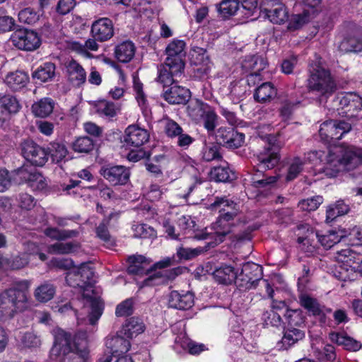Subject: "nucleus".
<instances>
[{"mask_svg":"<svg viewBox=\"0 0 362 362\" xmlns=\"http://www.w3.org/2000/svg\"><path fill=\"white\" fill-rule=\"evenodd\" d=\"M52 333L54 343L50 351L52 356H56L59 362H90L86 330H79L73 339L61 328L54 329Z\"/></svg>","mask_w":362,"mask_h":362,"instance_id":"nucleus-1","label":"nucleus"},{"mask_svg":"<svg viewBox=\"0 0 362 362\" xmlns=\"http://www.w3.org/2000/svg\"><path fill=\"white\" fill-rule=\"evenodd\" d=\"M362 163V148L354 146H339L330 149L326 156L323 172L329 177H335L342 167L354 169Z\"/></svg>","mask_w":362,"mask_h":362,"instance_id":"nucleus-2","label":"nucleus"},{"mask_svg":"<svg viewBox=\"0 0 362 362\" xmlns=\"http://www.w3.org/2000/svg\"><path fill=\"white\" fill-rule=\"evenodd\" d=\"M31 285V280H16L8 288L1 293L0 316L7 310L22 311L26 308Z\"/></svg>","mask_w":362,"mask_h":362,"instance_id":"nucleus-3","label":"nucleus"},{"mask_svg":"<svg viewBox=\"0 0 362 362\" xmlns=\"http://www.w3.org/2000/svg\"><path fill=\"white\" fill-rule=\"evenodd\" d=\"M307 88L321 98H328L336 91L337 84L329 70L315 62L308 67Z\"/></svg>","mask_w":362,"mask_h":362,"instance_id":"nucleus-4","label":"nucleus"},{"mask_svg":"<svg viewBox=\"0 0 362 362\" xmlns=\"http://www.w3.org/2000/svg\"><path fill=\"white\" fill-rule=\"evenodd\" d=\"M257 158L258 160L257 170V173L252 177V185L256 188H264L276 182L277 178L274 176L266 177L262 175L263 177L260 179L259 173L274 168L279 163L280 156L274 145L269 143L268 146L259 152Z\"/></svg>","mask_w":362,"mask_h":362,"instance_id":"nucleus-5","label":"nucleus"},{"mask_svg":"<svg viewBox=\"0 0 362 362\" xmlns=\"http://www.w3.org/2000/svg\"><path fill=\"white\" fill-rule=\"evenodd\" d=\"M233 223H227L217 218V220L211 224L212 232H201L194 235L197 240H209L206 243L208 247H214L223 243L229 235L233 227Z\"/></svg>","mask_w":362,"mask_h":362,"instance_id":"nucleus-6","label":"nucleus"},{"mask_svg":"<svg viewBox=\"0 0 362 362\" xmlns=\"http://www.w3.org/2000/svg\"><path fill=\"white\" fill-rule=\"evenodd\" d=\"M351 130L350 123L342 120H327L320 125L319 134L322 141L334 144Z\"/></svg>","mask_w":362,"mask_h":362,"instance_id":"nucleus-7","label":"nucleus"},{"mask_svg":"<svg viewBox=\"0 0 362 362\" xmlns=\"http://www.w3.org/2000/svg\"><path fill=\"white\" fill-rule=\"evenodd\" d=\"M262 267L257 264L247 262L243 264L241 272L236 273L235 285L240 291L256 288L262 279Z\"/></svg>","mask_w":362,"mask_h":362,"instance_id":"nucleus-8","label":"nucleus"},{"mask_svg":"<svg viewBox=\"0 0 362 362\" xmlns=\"http://www.w3.org/2000/svg\"><path fill=\"white\" fill-rule=\"evenodd\" d=\"M298 235H305L298 238L299 243H309L311 237L315 236L320 244L326 249L331 248L336 243L341 240V235L334 231H329L325 234H320L315 232L308 224H301L298 226Z\"/></svg>","mask_w":362,"mask_h":362,"instance_id":"nucleus-9","label":"nucleus"},{"mask_svg":"<svg viewBox=\"0 0 362 362\" xmlns=\"http://www.w3.org/2000/svg\"><path fill=\"white\" fill-rule=\"evenodd\" d=\"M12 45L18 49L33 51L40 45V39L37 33L28 29H18L10 37Z\"/></svg>","mask_w":362,"mask_h":362,"instance_id":"nucleus-10","label":"nucleus"},{"mask_svg":"<svg viewBox=\"0 0 362 362\" xmlns=\"http://www.w3.org/2000/svg\"><path fill=\"white\" fill-rule=\"evenodd\" d=\"M21 151L23 157L36 166H43L49 158L47 150L32 140L22 143Z\"/></svg>","mask_w":362,"mask_h":362,"instance_id":"nucleus-11","label":"nucleus"},{"mask_svg":"<svg viewBox=\"0 0 362 362\" xmlns=\"http://www.w3.org/2000/svg\"><path fill=\"white\" fill-rule=\"evenodd\" d=\"M215 139L216 144L235 149L243 146L245 142V134L231 127H221L215 132Z\"/></svg>","mask_w":362,"mask_h":362,"instance_id":"nucleus-12","label":"nucleus"},{"mask_svg":"<svg viewBox=\"0 0 362 362\" xmlns=\"http://www.w3.org/2000/svg\"><path fill=\"white\" fill-rule=\"evenodd\" d=\"M209 209L218 210L220 215L218 218L227 223H233L240 213L238 204L226 197H216Z\"/></svg>","mask_w":362,"mask_h":362,"instance_id":"nucleus-13","label":"nucleus"},{"mask_svg":"<svg viewBox=\"0 0 362 362\" xmlns=\"http://www.w3.org/2000/svg\"><path fill=\"white\" fill-rule=\"evenodd\" d=\"M14 173L21 182L27 183L33 190L41 191L47 186L43 175L32 167L23 165L16 170Z\"/></svg>","mask_w":362,"mask_h":362,"instance_id":"nucleus-14","label":"nucleus"},{"mask_svg":"<svg viewBox=\"0 0 362 362\" xmlns=\"http://www.w3.org/2000/svg\"><path fill=\"white\" fill-rule=\"evenodd\" d=\"M100 174L113 186L127 184L130 176L129 170L123 165H104Z\"/></svg>","mask_w":362,"mask_h":362,"instance_id":"nucleus-15","label":"nucleus"},{"mask_svg":"<svg viewBox=\"0 0 362 362\" xmlns=\"http://www.w3.org/2000/svg\"><path fill=\"white\" fill-rule=\"evenodd\" d=\"M185 42L183 40H174L166 47L167 57L165 62L173 65V68L180 70L185 69Z\"/></svg>","mask_w":362,"mask_h":362,"instance_id":"nucleus-16","label":"nucleus"},{"mask_svg":"<svg viewBox=\"0 0 362 362\" xmlns=\"http://www.w3.org/2000/svg\"><path fill=\"white\" fill-rule=\"evenodd\" d=\"M148 140V132L137 125H129L124 131L123 144L127 148H140Z\"/></svg>","mask_w":362,"mask_h":362,"instance_id":"nucleus-17","label":"nucleus"},{"mask_svg":"<svg viewBox=\"0 0 362 362\" xmlns=\"http://www.w3.org/2000/svg\"><path fill=\"white\" fill-rule=\"evenodd\" d=\"M189 60L191 64L197 66L195 72L199 77L209 74L212 63L205 49L199 47L192 48L189 52Z\"/></svg>","mask_w":362,"mask_h":362,"instance_id":"nucleus-18","label":"nucleus"},{"mask_svg":"<svg viewBox=\"0 0 362 362\" xmlns=\"http://www.w3.org/2000/svg\"><path fill=\"white\" fill-rule=\"evenodd\" d=\"M90 35L100 42L110 40L114 35V25L112 20L108 18H100L93 21Z\"/></svg>","mask_w":362,"mask_h":362,"instance_id":"nucleus-19","label":"nucleus"},{"mask_svg":"<svg viewBox=\"0 0 362 362\" xmlns=\"http://www.w3.org/2000/svg\"><path fill=\"white\" fill-rule=\"evenodd\" d=\"M93 272L86 263L81 264L76 271L69 272L66 276V283L72 287L84 289L92 277Z\"/></svg>","mask_w":362,"mask_h":362,"instance_id":"nucleus-20","label":"nucleus"},{"mask_svg":"<svg viewBox=\"0 0 362 362\" xmlns=\"http://www.w3.org/2000/svg\"><path fill=\"white\" fill-rule=\"evenodd\" d=\"M182 268L177 267L168 270L157 271L142 281L141 287L154 286L166 284L181 274Z\"/></svg>","mask_w":362,"mask_h":362,"instance_id":"nucleus-21","label":"nucleus"},{"mask_svg":"<svg viewBox=\"0 0 362 362\" xmlns=\"http://www.w3.org/2000/svg\"><path fill=\"white\" fill-rule=\"evenodd\" d=\"M65 72L68 81L73 86L79 88L86 81V70L74 59L66 62Z\"/></svg>","mask_w":362,"mask_h":362,"instance_id":"nucleus-22","label":"nucleus"},{"mask_svg":"<svg viewBox=\"0 0 362 362\" xmlns=\"http://www.w3.org/2000/svg\"><path fill=\"white\" fill-rule=\"evenodd\" d=\"M173 66L165 61V63L158 67L157 81L163 84V86H171L176 83L177 78H180L184 73L185 69L177 70Z\"/></svg>","mask_w":362,"mask_h":362,"instance_id":"nucleus-23","label":"nucleus"},{"mask_svg":"<svg viewBox=\"0 0 362 362\" xmlns=\"http://www.w3.org/2000/svg\"><path fill=\"white\" fill-rule=\"evenodd\" d=\"M337 100L341 109H344L345 112H349L351 116L362 107V98L355 93L342 94L339 95Z\"/></svg>","mask_w":362,"mask_h":362,"instance_id":"nucleus-24","label":"nucleus"},{"mask_svg":"<svg viewBox=\"0 0 362 362\" xmlns=\"http://www.w3.org/2000/svg\"><path fill=\"white\" fill-rule=\"evenodd\" d=\"M163 98L170 104H185L190 98V91L183 86L174 85L164 92Z\"/></svg>","mask_w":362,"mask_h":362,"instance_id":"nucleus-25","label":"nucleus"},{"mask_svg":"<svg viewBox=\"0 0 362 362\" xmlns=\"http://www.w3.org/2000/svg\"><path fill=\"white\" fill-rule=\"evenodd\" d=\"M169 306L179 310H187L194 304V296L190 292L180 293L173 291L169 297Z\"/></svg>","mask_w":362,"mask_h":362,"instance_id":"nucleus-26","label":"nucleus"},{"mask_svg":"<svg viewBox=\"0 0 362 362\" xmlns=\"http://www.w3.org/2000/svg\"><path fill=\"white\" fill-rule=\"evenodd\" d=\"M146 325L143 320L138 317L127 319L123 325L120 333L128 339H132L144 332Z\"/></svg>","mask_w":362,"mask_h":362,"instance_id":"nucleus-27","label":"nucleus"},{"mask_svg":"<svg viewBox=\"0 0 362 362\" xmlns=\"http://www.w3.org/2000/svg\"><path fill=\"white\" fill-rule=\"evenodd\" d=\"M105 346L110 349L112 355H120L128 352L131 347L130 341L120 335L108 336L105 340Z\"/></svg>","mask_w":362,"mask_h":362,"instance_id":"nucleus-28","label":"nucleus"},{"mask_svg":"<svg viewBox=\"0 0 362 362\" xmlns=\"http://www.w3.org/2000/svg\"><path fill=\"white\" fill-rule=\"evenodd\" d=\"M351 252V249L350 248L343 249L337 251L334 257L335 259L338 262L343 264V265L340 266L334 273L335 276L342 281H346L351 279L350 275L349 274V269L347 268Z\"/></svg>","mask_w":362,"mask_h":362,"instance_id":"nucleus-29","label":"nucleus"},{"mask_svg":"<svg viewBox=\"0 0 362 362\" xmlns=\"http://www.w3.org/2000/svg\"><path fill=\"white\" fill-rule=\"evenodd\" d=\"M329 338L332 342L342 346L345 349L351 351H358L362 346L359 341L344 333L333 332L329 333Z\"/></svg>","mask_w":362,"mask_h":362,"instance_id":"nucleus-30","label":"nucleus"},{"mask_svg":"<svg viewBox=\"0 0 362 362\" xmlns=\"http://www.w3.org/2000/svg\"><path fill=\"white\" fill-rule=\"evenodd\" d=\"M304 337L305 333L303 330L295 327L288 328L284 331V336L277 346L279 349H288Z\"/></svg>","mask_w":362,"mask_h":362,"instance_id":"nucleus-31","label":"nucleus"},{"mask_svg":"<svg viewBox=\"0 0 362 362\" xmlns=\"http://www.w3.org/2000/svg\"><path fill=\"white\" fill-rule=\"evenodd\" d=\"M56 75V65L52 62H45L39 66L32 74L34 80L41 83L52 81Z\"/></svg>","mask_w":362,"mask_h":362,"instance_id":"nucleus-32","label":"nucleus"},{"mask_svg":"<svg viewBox=\"0 0 362 362\" xmlns=\"http://www.w3.org/2000/svg\"><path fill=\"white\" fill-rule=\"evenodd\" d=\"M136 47L131 41H124L115 48V57L120 62H129L134 57Z\"/></svg>","mask_w":362,"mask_h":362,"instance_id":"nucleus-33","label":"nucleus"},{"mask_svg":"<svg viewBox=\"0 0 362 362\" xmlns=\"http://www.w3.org/2000/svg\"><path fill=\"white\" fill-rule=\"evenodd\" d=\"M127 272L131 274H141L146 269V267L149 265L151 261L141 255H133L128 257Z\"/></svg>","mask_w":362,"mask_h":362,"instance_id":"nucleus-34","label":"nucleus"},{"mask_svg":"<svg viewBox=\"0 0 362 362\" xmlns=\"http://www.w3.org/2000/svg\"><path fill=\"white\" fill-rule=\"evenodd\" d=\"M277 90L271 82H264L258 86L254 93V98L259 103L269 102L274 98Z\"/></svg>","mask_w":362,"mask_h":362,"instance_id":"nucleus-35","label":"nucleus"},{"mask_svg":"<svg viewBox=\"0 0 362 362\" xmlns=\"http://www.w3.org/2000/svg\"><path fill=\"white\" fill-rule=\"evenodd\" d=\"M210 106L199 100H192L187 107V115L195 123L202 122V119Z\"/></svg>","mask_w":362,"mask_h":362,"instance_id":"nucleus-36","label":"nucleus"},{"mask_svg":"<svg viewBox=\"0 0 362 362\" xmlns=\"http://www.w3.org/2000/svg\"><path fill=\"white\" fill-rule=\"evenodd\" d=\"M29 81V77L24 71H17L8 74L6 78L5 83L13 90H20L25 86Z\"/></svg>","mask_w":362,"mask_h":362,"instance_id":"nucleus-37","label":"nucleus"},{"mask_svg":"<svg viewBox=\"0 0 362 362\" xmlns=\"http://www.w3.org/2000/svg\"><path fill=\"white\" fill-rule=\"evenodd\" d=\"M95 112L100 117L112 118L117 115L119 108L114 103L106 100H100L94 103Z\"/></svg>","mask_w":362,"mask_h":362,"instance_id":"nucleus-38","label":"nucleus"},{"mask_svg":"<svg viewBox=\"0 0 362 362\" xmlns=\"http://www.w3.org/2000/svg\"><path fill=\"white\" fill-rule=\"evenodd\" d=\"M214 279L222 284H230L236 280V272L234 267L229 265H222L213 273Z\"/></svg>","mask_w":362,"mask_h":362,"instance_id":"nucleus-39","label":"nucleus"},{"mask_svg":"<svg viewBox=\"0 0 362 362\" xmlns=\"http://www.w3.org/2000/svg\"><path fill=\"white\" fill-rule=\"evenodd\" d=\"M267 16L273 23L281 24L288 20V15L285 5L282 3H275L267 11Z\"/></svg>","mask_w":362,"mask_h":362,"instance_id":"nucleus-40","label":"nucleus"},{"mask_svg":"<svg viewBox=\"0 0 362 362\" xmlns=\"http://www.w3.org/2000/svg\"><path fill=\"white\" fill-rule=\"evenodd\" d=\"M54 107V100L49 98H44L32 105V112L36 117H46L52 112Z\"/></svg>","mask_w":362,"mask_h":362,"instance_id":"nucleus-41","label":"nucleus"},{"mask_svg":"<svg viewBox=\"0 0 362 362\" xmlns=\"http://www.w3.org/2000/svg\"><path fill=\"white\" fill-rule=\"evenodd\" d=\"M267 64L263 57L252 55L245 57L242 63L243 69L250 73H258L264 69Z\"/></svg>","mask_w":362,"mask_h":362,"instance_id":"nucleus-42","label":"nucleus"},{"mask_svg":"<svg viewBox=\"0 0 362 362\" xmlns=\"http://www.w3.org/2000/svg\"><path fill=\"white\" fill-rule=\"evenodd\" d=\"M56 292V287L49 281H45L38 286L35 291V299L42 303H45L53 298Z\"/></svg>","mask_w":362,"mask_h":362,"instance_id":"nucleus-43","label":"nucleus"},{"mask_svg":"<svg viewBox=\"0 0 362 362\" xmlns=\"http://www.w3.org/2000/svg\"><path fill=\"white\" fill-rule=\"evenodd\" d=\"M338 50L341 54L362 51V40L355 36H346L339 43Z\"/></svg>","mask_w":362,"mask_h":362,"instance_id":"nucleus-44","label":"nucleus"},{"mask_svg":"<svg viewBox=\"0 0 362 362\" xmlns=\"http://www.w3.org/2000/svg\"><path fill=\"white\" fill-rule=\"evenodd\" d=\"M211 178L217 182H229L235 179V173L228 166H217L211 169Z\"/></svg>","mask_w":362,"mask_h":362,"instance_id":"nucleus-45","label":"nucleus"},{"mask_svg":"<svg viewBox=\"0 0 362 362\" xmlns=\"http://www.w3.org/2000/svg\"><path fill=\"white\" fill-rule=\"evenodd\" d=\"M216 9L223 18L234 16L238 11L242 10L238 0H223L216 5Z\"/></svg>","mask_w":362,"mask_h":362,"instance_id":"nucleus-46","label":"nucleus"},{"mask_svg":"<svg viewBox=\"0 0 362 362\" xmlns=\"http://www.w3.org/2000/svg\"><path fill=\"white\" fill-rule=\"evenodd\" d=\"M300 305L309 313L315 316H320L321 320L325 322V313L317 300L307 295L300 297Z\"/></svg>","mask_w":362,"mask_h":362,"instance_id":"nucleus-47","label":"nucleus"},{"mask_svg":"<svg viewBox=\"0 0 362 362\" xmlns=\"http://www.w3.org/2000/svg\"><path fill=\"white\" fill-rule=\"evenodd\" d=\"M87 302L90 307L88 320L90 325H95L103 314V304L99 299L93 298H87Z\"/></svg>","mask_w":362,"mask_h":362,"instance_id":"nucleus-48","label":"nucleus"},{"mask_svg":"<svg viewBox=\"0 0 362 362\" xmlns=\"http://www.w3.org/2000/svg\"><path fill=\"white\" fill-rule=\"evenodd\" d=\"M165 134L170 139L176 138L182 133L183 129L175 121L168 117H165L161 119Z\"/></svg>","mask_w":362,"mask_h":362,"instance_id":"nucleus-49","label":"nucleus"},{"mask_svg":"<svg viewBox=\"0 0 362 362\" xmlns=\"http://www.w3.org/2000/svg\"><path fill=\"white\" fill-rule=\"evenodd\" d=\"M209 248L210 247H208L207 243H206V245L204 247H197L196 248L180 246L177 248L176 254L180 259L189 260L199 256Z\"/></svg>","mask_w":362,"mask_h":362,"instance_id":"nucleus-50","label":"nucleus"},{"mask_svg":"<svg viewBox=\"0 0 362 362\" xmlns=\"http://www.w3.org/2000/svg\"><path fill=\"white\" fill-rule=\"evenodd\" d=\"M52 160L54 163H59L67 155L68 151L63 143L52 142L50 143L48 149H47Z\"/></svg>","mask_w":362,"mask_h":362,"instance_id":"nucleus-51","label":"nucleus"},{"mask_svg":"<svg viewBox=\"0 0 362 362\" xmlns=\"http://www.w3.org/2000/svg\"><path fill=\"white\" fill-rule=\"evenodd\" d=\"M44 233L47 237L57 240L74 238L78 234V232L74 230H60L57 228H47Z\"/></svg>","mask_w":362,"mask_h":362,"instance_id":"nucleus-52","label":"nucleus"},{"mask_svg":"<svg viewBox=\"0 0 362 362\" xmlns=\"http://www.w3.org/2000/svg\"><path fill=\"white\" fill-rule=\"evenodd\" d=\"M94 148V142L88 136H80L72 144V148L75 152L88 153Z\"/></svg>","mask_w":362,"mask_h":362,"instance_id":"nucleus-53","label":"nucleus"},{"mask_svg":"<svg viewBox=\"0 0 362 362\" xmlns=\"http://www.w3.org/2000/svg\"><path fill=\"white\" fill-rule=\"evenodd\" d=\"M0 105L9 113L16 114L19 112L21 105L18 99L11 95H4L0 98Z\"/></svg>","mask_w":362,"mask_h":362,"instance_id":"nucleus-54","label":"nucleus"},{"mask_svg":"<svg viewBox=\"0 0 362 362\" xmlns=\"http://www.w3.org/2000/svg\"><path fill=\"white\" fill-rule=\"evenodd\" d=\"M219 150L220 147L218 144H206L202 151V159L206 162L219 160L222 158Z\"/></svg>","mask_w":362,"mask_h":362,"instance_id":"nucleus-55","label":"nucleus"},{"mask_svg":"<svg viewBox=\"0 0 362 362\" xmlns=\"http://www.w3.org/2000/svg\"><path fill=\"white\" fill-rule=\"evenodd\" d=\"M218 116L215 111L210 107L205 112L202 122L204 127L206 129L209 134L213 133L217 126Z\"/></svg>","mask_w":362,"mask_h":362,"instance_id":"nucleus-56","label":"nucleus"},{"mask_svg":"<svg viewBox=\"0 0 362 362\" xmlns=\"http://www.w3.org/2000/svg\"><path fill=\"white\" fill-rule=\"evenodd\" d=\"M341 238L346 243L361 245H362V230L358 227H354L349 233H341Z\"/></svg>","mask_w":362,"mask_h":362,"instance_id":"nucleus-57","label":"nucleus"},{"mask_svg":"<svg viewBox=\"0 0 362 362\" xmlns=\"http://www.w3.org/2000/svg\"><path fill=\"white\" fill-rule=\"evenodd\" d=\"M323 202L322 196H315L299 202L298 206L303 211H315L320 205Z\"/></svg>","mask_w":362,"mask_h":362,"instance_id":"nucleus-58","label":"nucleus"},{"mask_svg":"<svg viewBox=\"0 0 362 362\" xmlns=\"http://www.w3.org/2000/svg\"><path fill=\"white\" fill-rule=\"evenodd\" d=\"M133 237L138 238H149L156 236L154 229L146 224H136L132 227Z\"/></svg>","mask_w":362,"mask_h":362,"instance_id":"nucleus-59","label":"nucleus"},{"mask_svg":"<svg viewBox=\"0 0 362 362\" xmlns=\"http://www.w3.org/2000/svg\"><path fill=\"white\" fill-rule=\"evenodd\" d=\"M15 25V20L6 15V11L0 7V33L12 30Z\"/></svg>","mask_w":362,"mask_h":362,"instance_id":"nucleus-60","label":"nucleus"},{"mask_svg":"<svg viewBox=\"0 0 362 362\" xmlns=\"http://www.w3.org/2000/svg\"><path fill=\"white\" fill-rule=\"evenodd\" d=\"M262 320L267 326L279 327L282 324L281 316L274 310L264 312L262 314Z\"/></svg>","mask_w":362,"mask_h":362,"instance_id":"nucleus-61","label":"nucleus"},{"mask_svg":"<svg viewBox=\"0 0 362 362\" xmlns=\"http://www.w3.org/2000/svg\"><path fill=\"white\" fill-rule=\"evenodd\" d=\"M303 166V161L299 158H295L289 165L288 173L286 177L287 181L294 180L302 171Z\"/></svg>","mask_w":362,"mask_h":362,"instance_id":"nucleus-62","label":"nucleus"},{"mask_svg":"<svg viewBox=\"0 0 362 362\" xmlns=\"http://www.w3.org/2000/svg\"><path fill=\"white\" fill-rule=\"evenodd\" d=\"M77 245L72 243H57L50 247L52 252L55 254H69L76 250Z\"/></svg>","mask_w":362,"mask_h":362,"instance_id":"nucleus-63","label":"nucleus"},{"mask_svg":"<svg viewBox=\"0 0 362 362\" xmlns=\"http://www.w3.org/2000/svg\"><path fill=\"white\" fill-rule=\"evenodd\" d=\"M39 19V16L30 8H26L21 11L18 13V20L21 23L33 25Z\"/></svg>","mask_w":362,"mask_h":362,"instance_id":"nucleus-64","label":"nucleus"}]
</instances>
